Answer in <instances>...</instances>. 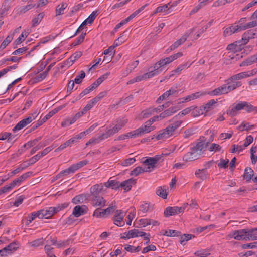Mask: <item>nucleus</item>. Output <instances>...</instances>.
I'll return each instance as SVG.
<instances>
[{"label": "nucleus", "instance_id": "nucleus-1", "mask_svg": "<svg viewBox=\"0 0 257 257\" xmlns=\"http://www.w3.org/2000/svg\"><path fill=\"white\" fill-rule=\"evenodd\" d=\"M205 146L202 142H198L190 148V151L183 157V160L185 162L193 161L198 159L206 150Z\"/></svg>", "mask_w": 257, "mask_h": 257}, {"label": "nucleus", "instance_id": "nucleus-2", "mask_svg": "<svg viewBox=\"0 0 257 257\" xmlns=\"http://www.w3.org/2000/svg\"><path fill=\"white\" fill-rule=\"evenodd\" d=\"M232 108L228 109L226 111L227 114L231 117L236 116L238 111L243 109L248 113L253 111L257 112V107L253 106L250 103L246 101H240L236 105L234 104Z\"/></svg>", "mask_w": 257, "mask_h": 257}, {"label": "nucleus", "instance_id": "nucleus-3", "mask_svg": "<svg viewBox=\"0 0 257 257\" xmlns=\"http://www.w3.org/2000/svg\"><path fill=\"white\" fill-rule=\"evenodd\" d=\"M167 154L162 153L161 155H156L154 157H148L143 161V163L147 166V169H153L156 167L157 162H162L164 160V156Z\"/></svg>", "mask_w": 257, "mask_h": 257}, {"label": "nucleus", "instance_id": "nucleus-4", "mask_svg": "<svg viewBox=\"0 0 257 257\" xmlns=\"http://www.w3.org/2000/svg\"><path fill=\"white\" fill-rule=\"evenodd\" d=\"M166 64H164V60L162 59L157 62L154 65V70L147 72L150 78L158 75L165 68Z\"/></svg>", "mask_w": 257, "mask_h": 257}, {"label": "nucleus", "instance_id": "nucleus-5", "mask_svg": "<svg viewBox=\"0 0 257 257\" xmlns=\"http://www.w3.org/2000/svg\"><path fill=\"white\" fill-rule=\"evenodd\" d=\"M249 229H240L234 231L232 236L230 237H233V238L237 240H250V237L248 235L249 234Z\"/></svg>", "mask_w": 257, "mask_h": 257}, {"label": "nucleus", "instance_id": "nucleus-6", "mask_svg": "<svg viewBox=\"0 0 257 257\" xmlns=\"http://www.w3.org/2000/svg\"><path fill=\"white\" fill-rule=\"evenodd\" d=\"M147 234L144 232L140 231L138 229H134L120 234V238L123 239H128L131 238L138 236H145Z\"/></svg>", "mask_w": 257, "mask_h": 257}, {"label": "nucleus", "instance_id": "nucleus-7", "mask_svg": "<svg viewBox=\"0 0 257 257\" xmlns=\"http://www.w3.org/2000/svg\"><path fill=\"white\" fill-rule=\"evenodd\" d=\"M183 212V208H179L178 206L170 207L166 208L164 212V215L165 217L176 215Z\"/></svg>", "mask_w": 257, "mask_h": 257}, {"label": "nucleus", "instance_id": "nucleus-8", "mask_svg": "<svg viewBox=\"0 0 257 257\" xmlns=\"http://www.w3.org/2000/svg\"><path fill=\"white\" fill-rule=\"evenodd\" d=\"M241 31H242V26L236 25L235 23L225 28L223 31V36L224 37L229 36L233 33L238 32Z\"/></svg>", "mask_w": 257, "mask_h": 257}, {"label": "nucleus", "instance_id": "nucleus-9", "mask_svg": "<svg viewBox=\"0 0 257 257\" xmlns=\"http://www.w3.org/2000/svg\"><path fill=\"white\" fill-rule=\"evenodd\" d=\"M103 189V185L102 183L97 184L92 186L90 189V197L91 198H94L95 197H97L99 196H101L100 194L102 193Z\"/></svg>", "mask_w": 257, "mask_h": 257}, {"label": "nucleus", "instance_id": "nucleus-10", "mask_svg": "<svg viewBox=\"0 0 257 257\" xmlns=\"http://www.w3.org/2000/svg\"><path fill=\"white\" fill-rule=\"evenodd\" d=\"M195 29V28L190 29L188 32H186L180 39L177 40L173 44L170 46V49L174 50L178 47L181 44L183 43L186 40L189 35L191 34Z\"/></svg>", "mask_w": 257, "mask_h": 257}, {"label": "nucleus", "instance_id": "nucleus-11", "mask_svg": "<svg viewBox=\"0 0 257 257\" xmlns=\"http://www.w3.org/2000/svg\"><path fill=\"white\" fill-rule=\"evenodd\" d=\"M52 148L50 146L46 148L44 150H43L42 152H39L38 154L31 158L28 160V162H29L30 164L32 165L36 162L38 161L41 157L47 155L50 151L52 150Z\"/></svg>", "mask_w": 257, "mask_h": 257}, {"label": "nucleus", "instance_id": "nucleus-12", "mask_svg": "<svg viewBox=\"0 0 257 257\" xmlns=\"http://www.w3.org/2000/svg\"><path fill=\"white\" fill-rule=\"evenodd\" d=\"M173 135V133L168 126L166 128L160 131L158 134L155 136V138L157 140L162 139H167Z\"/></svg>", "mask_w": 257, "mask_h": 257}, {"label": "nucleus", "instance_id": "nucleus-13", "mask_svg": "<svg viewBox=\"0 0 257 257\" xmlns=\"http://www.w3.org/2000/svg\"><path fill=\"white\" fill-rule=\"evenodd\" d=\"M91 203L94 207L102 208L106 206V200L102 196H99L94 198H91Z\"/></svg>", "mask_w": 257, "mask_h": 257}, {"label": "nucleus", "instance_id": "nucleus-14", "mask_svg": "<svg viewBox=\"0 0 257 257\" xmlns=\"http://www.w3.org/2000/svg\"><path fill=\"white\" fill-rule=\"evenodd\" d=\"M136 179L130 178L124 180L122 182H120V188L123 189L124 190V192H126L129 191L131 189L132 185L136 184Z\"/></svg>", "mask_w": 257, "mask_h": 257}, {"label": "nucleus", "instance_id": "nucleus-15", "mask_svg": "<svg viewBox=\"0 0 257 257\" xmlns=\"http://www.w3.org/2000/svg\"><path fill=\"white\" fill-rule=\"evenodd\" d=\"M88 209L85 205H77L74 207L73 210V215L75 217H78L87 213Z\"/></svg>", "mask_w": 257, "mask_h": 257}, {"label": "nucleus", "instance_id": "nucleus-16", "mask_svg": "<svg viewBox=\"0 0 257 257\" xmlns=\"http://www.w3.org/2000/svg\"><path fill=\"white\" fill-rule=\"evenodd\" d=\"M16 243L14 242L10 243L2 249L0 250L1 256H6L7 255V254L11 253L12 251H15L17 248V247L16 246Z\"/></svg>", "mask_w": 257, "mask_h": 257}, {"label": "nucleus", "instance_id": "nucleus-17", "mask_svg": "<svg viewBox=\"0 0 257 257\" xmlns=\"http://www.w3.org/2000/svg\"><path fill=\"white\" fill-rule=\"evenodd\" d=\"M122 214V210H117L115 215L113 217L114 223L118 226H123L124 225V222L123 221V216L121 215Z\"/></svg>", "mask_w": 257, "mask_h": 257}, {"label": "nucleus", "instance_id": "nucleus-18", "mask_svg": "<svg viewBox=\"0 0 257 257\" xmlns=\"http://www.w3.org/2000/svg\"><path fill=\"white\" fill-rule=\"evenodd\" d=\"M180 109V107L178 106H172L169 107L168 109L165 110L162 113L160 114L161 119H163L165 117L170 116L173 114L177 112Z\"/></svg>", "mask_w": 257, "mask_h": 257}, {"label": "nucleus", "instance_id": "nucleus-19", "mask_svg": "<svg viewBox=\"0 0 257 257\" xmlns=\"http://www.w3.org/2000/svg\"><path fill=\"white\" fill-rule=\"evenodd\" d=\"M229 92L228 88L226 84L216 88L214 90L211 91L209 94L211 95H219L227 94Z\"/></svg>", "mask_w": 257, "mask_h": 257}, {"label": "nucleus", "instance_id": "nucleus-20", "mask_svg": "<svg viewBox=\"0 0 257 257\" xmlns=\"http://www.w3.org/2000/svg\"><path fill=\"white\" fill-rule=\"evenodd\" d=\"M120 182L117 180L109 179L106 182L104 183V185L106 188H110L113 190H117L120 188Z\"/></svg>", "mask_w": 257, "mask_h": 257}, {"label": "nucleus", "instance_id": "nucleus-21", "mask_svg": "<svg viewBox=\"0 0 257 257\" xmlns=\"http://www.w3.org/2000/svg\"><path fill=\"white\" fill-rule=\"evenodd\" d=\"M90 198V195L88 194H82L76 196L72 199V202L73 204H76L79 203H83Z\"/></svg>", "mask_w": 257, "mask_h": 257}, {"label": "nucleus", "instance_id": "nucleus-22", "mask_svg": "<svg viewBox=\"0 0 257 257\" xmlns=\"http://www.w3.org/2000/svg\"><path fill=\"white\" fill-rule=\"evenodd\" d=\"M246 77H247V75L245 72H242L232 76L226 80V82L227 84H230L231 82H233L234 81L238 80Z\"/></svg>", "mask_w": 257, "mask_h": 257}, {"label": "nucleus", "instance_id": "nucleus-23", "mask_svg": "<svg viewBox=\"0 0 257 257\" xmlns=\"http://www.w3.org/2000/svg\"><path fill=\"white\" fill-rule=\"evenodd\" d=\"M255 62H257L256 54L251 56L250 57L247 58L244 61L242 62L240 64V66L242 67V66H245L250 65Z\"/></svg>", "mask_w": 257, "mask_h": 257}, {"label": "nucleus", "instance_id": "nucleus-24", "mask_svg": "<svg viewBox=\"0 0 257 257\" xmlns=\"http://www.w3.org/2000/svg\"><path fill=\"white\" fill-rule=\"evenodd\" d=\"M13 38V34L8 35L3 41L0 46V55H4V53L3 50L12 41Z\"/></svg>", "mask_w": 257, "mask_h": 257}, {"label": "nucleus", "instance_id": "nucleus-25", "mask_svg": "<svg viewBox=\"0 0 257 257\" xmlns=\"http://www.w3.org/2000/svg\"><path fill=\"white\" fill-rule=\"evenodd\" d=\"M254 175L253 170L250 167H246L244 170L243 178L247 182H249Z\"/></svg>", "mask_w": 257, "mask_h": 257}, {"label": "nucleus", "instance_id": "nucleus-26", "mask_svg": "<svg viewBox=\"0 0 257 257\" xmlns=\"http://www.w3.org/2000/svg\"><path fill=\"white\" fill-rule=\"evenodd\" d=\"M30 165H31L30 164L29 162H24L23 163L20 164L17 168L14 170L11 173V175L10 176V177H12L14 175L18 173L19 172H20V171L25 169V168H27L28 167H29Z\"/></svg>", "mask_w": 257, "mask_h": 257}, {"label": "nucleus", "instance_id": "nucleus-27", "mask_svg": "<svg viewBox=\"0 0 257 257\" xmlns=\"http://www.w3.org/2000/svg\"><path fill=\"white\" fill-rule=\"evenodd\" d=\"M45 16L44 13L42 12L38 14L32 20V27H35L39 25Z\"/></svg>", "mask_w": 257, "mask_h": 257}, {"label": "nucleus", "instance_id": "nucleus-28", "mask_svg": "<svg viewBox=\"0 0 257 257\" xmlns=\"http://www.w3.org/2000/svg\"><path fill=\"white\" fill-rule=\"evenodd\" d=\"M154 129L155 127L154 126H149L145 124V125H142L140 127L138 128V130L140 133V136H141L145 133H149Z\"/></svg>", "mask_w": 257, "mask_h": 257}, {"label": "nucleus", "instance_id": "nucleus-29", "mask_svg": "<svg viewBox=\"0 0 257 257\" xmlns=\"http://www.w3.org/2000/svg\"><path fill=\"white\" fill-rule=\"evenodd\" d=\"M151 171V170L147 169V167L143 169L141 167L138 166L131 172L130 174L131 175L138 176L142 172H150Z\"/></svg>", "mask_w": 257, "mask_h": 257}, {"label": "nucleus", "instance_id": "nucleus-30", "mask_svg": "<svg viewBox=\"0 0 257 257\" xmlns=\"http://www.w3.org/2000/svg\"><path fill=\"white\" fill-rule=\"evenodd\" d=\"M150 76H149V75L148 73H146L144 74L143 75L141 76H138L128 81L127 83V84H131L136 82H139L143 80H145L147 78H150Z\"/></svg>", "mask_w": 257, "mask_h": 257}, {"label": "nucleus", "instance_id": "nucleus-31", "mask_svg": "<svg viewBox=\"0 0 257 257\" xmlns=\"http://www.w3.org/2000/svg\"><path fill=\"white\" fill-rule=\"evenodd\" d=\"M180 238V243L181 244L183 245H185V242L188 241V240L191 239L192 238H194L195 236L190 234H184L182 235L181 234V236H179Z\"/></svg>", "mask_w": 257, "mask_h": 257}, {"label": "nucleus", "instance_id": "nucleus-32", "mask_svg": "<svg viewBox=\"0 0 257 257\" xmlns=\"http://www.w3.org/2000/svg\"><path fill=\"white\" fill-rule=\"evenodd\" d=\"M75 143V140L74 138H71L69 140L65 142L64 144H61L58 148L55 150V152L63 150L67 147L70 146L72 144Z\"/></svg>", "mask_w": 257, "mask_h": 257}, {"label": "nucleus", "instance_id": "nucleus-33", "mask_svg": "<svg viewBox=\"0 0 257 257\" xmlns=\"http://www.w3.org/2000/svg\"><path fill=\"white\" fill-rule=\"evenodd\" d=\"M163 235L167 236L178 237L181 236V232L174 230H164Z\"/></svg>", "mask_w": 257, "mask_h": 257}, {"label": "nucleus", "instance_id": "nucleus-34", "mask_svg": "<svg viewBox=\"0 0 257 257\" xmlns=\"http://www.w3.org/2000/svg\"><path fill=\"white\" fill-rule=\"evenodd\" d=\"M205 111L202 109V107L201 106L200 107H194L193 108L192 112H191V114L193 117H197L200 115H202L204 113Z\"/></svg>", "mask_w": 257, "mask_h": 257}, {"label": "nucleus", "instance_id": "nucleus-35", "mask_svg": "<svg viewBox=\"0 0 257 257\" xmlns=\"http://www.w3.org/2000/svg\"><path fill=\"white\" fill-rule=\"evenodd\" d=\"M28 124V122L25 120V119H23L16 124V125L13 128V131L14 132H16L20 130Z\"/></svg>", "mask_w": 257, "mask_h": 257}, {"label": "nucleus", "instance_id": "nucleus-36", "mask_svg": "<svg viewBox=\"0 0 257 257\" xmlns=\"http://www.w3.org/2000/svg\"><path fill=\"white\" fill-rule=\"evenodd\" d=\"M216 103V101H215L214 99H212L209 101L205 105L201 106L202 107V109L205 111V113H206L212 109V106Z\"/></svg>", "mask_w": 257, "mask_h": 257}, {"label": "nucleus", "instance_id": "nucleus-37", "mask_svg": "<svg viewBox=\"0 0 257 257\" xmlns=\"http://www.w3.org/2000/svg\"><path fill=\"white\" fill-rule=\"evenodd\" d=\"M155 112H156V109H155V108H149L148 109L143 111L141 114L143 118H146L151 115Z\"/></svg>", "mask_w": 257, "mask_h": 257}, {"label": "nucleus", "instance_id": "nucleus-38", "mask_svg": "<svg viewBox=\"0 0 257 257\" xmlns=\"http://www.w3.org/2000/svg\"><path fill=\"white\" fill-rule=\"evenodd\" d=\"M67 4L66 3H62L58 5L56 8V15H60L63 14L64 9L67 7Z\"/></svg>", "mask_w": 257, "mask_h": 257}, {"label": "nucleus", "instance_id": "nucleus-39", "mask_svg": "<svg viewBox=\"0 0 257 257\" xmlns=\"http://www.w3.org/2000/svg\"><path fill=\"white\" fill-rule=\"evenodd\" d=\"M35 6H36V4H28L26 6H22L19 9L18 13L19 14H24V13H26V12H27L28 11H29V10L31 9L32 8L34 7Z\"/></svg>", "mask_w": 257, "mask_h": 257}, {"label": "nucleus", "instance_id": "nucleus-40", "mask_svg": "<svg viewBox=\"0 0 257 257\" xmlns=\"http://www.w3.org/2000/svg\"><path fill=\"white\" fill-rule=\"evenodd\" d=\"M106 215L104 213V209H102L101 208H97L93 212V216L97 218H100L104 217Z\"/></svg>", "mask_w": 257, "mask_h": 257}, {"label": "nucleus", "instance_id": "nucleus-41", "mask_svg": "<svg viewBox=\"0 0 257 257\" xmlns=\"http://www.w3.org/2000/svg\"><path fill=\"white\" fill-rule=\"evenodd\" d=\"M240 41H236L235 42L229 44L227 47V49L232 51H236L237 50V46H241Z\"/></svg>", "mask_w": 257, "mask_h": 257}, {"label": "nucleus", "instance_id": "nucleus-42", "mask_svg": "<svg viewBox=\"0 0 257 257\" xmlns=\"http://www.w3.org/2000/svg\"><path fill=\"white\" fill-rule=\"evenodd\" d=\"M21 59V57H17L15 56H12L9 58L4 59L0 62L1 65H4L7 61H12L13 62H19Z\"/></svg>", "mask_w": 257, "mask_h": 257}, {"label": "nucleus", "instance_id": "nucleus-43", "mask_svg": "<svg viewBox=\"0 0 257 257\" xmlns=\"http://www.w3.org/2000/svg\"><path fill=\"white\" fill-rule=\"evenodd\" d=\"M169 5L170 3H168L167 4L164 5L163 6L158 7L156 8L155 13L166 12V14H169V13H168V11H167V9H169Z\"/></svg>", "mask_w": 257, "mask_h": 257}, {"label": "nucleus", "instance_id": "nucleus-44", "mask_svg": "<svg viewBox=\"0 0 257 257\" xmlns=\"http://www.w3.org/2000/svg\"><path fill=\"white\" fill-rule=\"evenodd\" d=\"M156 194L163 199H166L167 197L166 189H163L162 187H159L157 190Z\"/></svg>", "mask_w": 257, "mask_h": 257}, {"label": "nucleus", "instance_id": "nucleus-45", "mask_svg": "<svg viewBox=\"0 0 257 257\" xmlns=\"http://www.w3.org/2000/svg\"><path fill=\"white\" fill-rule=\"evenodd\" d=\"M229 162V160L228 159H224L223 158H221L220 162L218 164L217 166L220 168H227L228 167Z\"/></svg>", "mask_w": 257, "mask_h": 257}, {"label": "nucleus", "instance_id": "nucleus-46", "mask_svg": "<svg viewBox=\"0 0 257 257\" xmlns=\"http://www.w3.org/2000/svg\"><path fill=\"white\" fill-rule=\"evenodd\" d=\"M82 55L81 51H77L73 54L70 57L69 60L71 61V64H73L74 62L79 58Z\"/></svg>", "mask_w": 257, "mask_h": 257}, {"label": "nucleus", "instance_id": "nucleus-47", "mask_svg": "<svg viewBox=\"0 0 257 257\" xmlns=\"http://www.w3.org/2000/svg\"><path fill=\"white\" fill-rule=\"evenodd\" d=\"M86 33H82L72 43V45L73 46H77L80 43H81L84 39L85 36L86 35Z\"/></svg>", "mask_w": 257, "mask_h": 257}, {"label": "nucleus", "instance_id": "nucleus-48", "mask_svg": "<svg viewBox=\"0 0 257 257\" xmlns=\"http://www.w3.org/2000/svg\"><path fill=\"white\" fill-rule=\"evenodd\" d=\"M132 209L129 215L127 216V221L126 224L128 225H131L132 220L136 215V209L134 207L132 208Z\"/></svg>", "mask_w": 257, "mask_h": 257}, {"label": "nucleus", "instance_id": "nucleus-49", "mask_svg": "<svg viewBox=\"0 0 257 257\" xmlns=\"http://www.w3.org/2000/svg\"><path fill=\"white\" fill-rule=\"evenodd\" d=\"M214 134L212 133V134L211 135V136L207 142H205L206 139H205V137H204V136L201 137L198 141H199L200 142H202L205 146L206 145V148H207L209 144L210 143V142L213 141V140H214Z\"/></svg>", "mask_w": 257, "mask_h": 257}, {"label": "nucleus", "instance_id": "nucleus-50", "mask_svg": "<svg viewBox=\"0 0 257 257\" xmlns=\"http://www.w3.org/2000/svg\"><path fill=\"white\" fill-rule=\"evenodd\" d=\"M41 139V137H39L33 140H31L28 142L27 143L23 145L24 147L30 148L33 146H34L39 140Z\"/></svg>", "mask_w": 257, "mask_h": 257}, {"label": "nucleus", "instance_id": "nucleus-51", "mask_svg": "<svg viewBox=\"0 0 257 257\" xmlns=\"http://www.w3.org/2000/svg\"><path fill=\"white\" fill-rule=\"evenodd\" d=\"M88 162V161L85 160L80 161L78 163L73 164L72 166L73 168H74L75 171H76L78 169H79V168L82 167L83 166L86 165V164H87Z\"/></svg>", "mask_w": 257, "mask_h": 257}, {"label": "nucleus", "instance_id": "nucleus-52", "mask_svg": "<svg viewBox=\"0 0 257 257\" xmlns=\"http://www.w3.org/2000/svg\"><path fill=\"white\" fill-rule=\"evenodd\" d=\"M24 32L19 36V37L13 42V45H14V48H16L17 47V45L20 44L25 40Z\"/></svg>", "mask_w": 257, "mask_h": 257}, {"label": "nucleus", "instance_id": "nucleus-53", "mask_svg": "<svg viewBox=\"0 0 257 257\" xmlns=\"http://www.w3.org/2000/svg\"><path fill=\"white\" fill-rule=\"evenodd\" d=\"M1 137L0 138V140H4L6 139H8L7 141L9 143L12 142V138L11 137V133L8 132H4L1 133Z\"/></svg>", "mask_w": 257, "mask_h": 257}, {"label": "nucleus", "instance_id": "nucleus-54", "mask_svg": "<svg viewBox=\"0 0 257 257\" xmlns=\"http://www.w3.org/2000/svg\"><path fill=\"white\" fill-rule=\"evenodd\" d=\"M75 172V171L74 168H73L72 166L71 165L69 168L61 171L60 172V173L61 174V175L62 177L64 176H67L70 173H73Z\"/></svg>", "mask_w": 257, "mask_h": 257}, {"label": "nucleus", "instance_id": "nucleus-55", "mask_svg": "<svg viewBox=\"0 0 257 257\" xmlns=\"http://www.w3.org/2000/svg\"><path fill=\"white\" fill-rule=\"evenodd\" d=\"M85 77V73L84 71H80V74L77 76L74 79V82L76 84H80L82 82V79Z\"/></svg>", "mask_w": 257, "mask_h": 257}, {"label": "nucleus", "instance_id": "nucleus-56", "mask_svg": "<svg viewBox=\"0 0 257 257\" xmlns=\"http://www.w3.org/2000/svg\"><path fill=\"white\" fill-rule=\"evenodd\" d=\"M182 123V121H176L168 125V126L171 130V131L174 133V131L181 125Z\"/></svg>", "mask_w": 257, "mask_h": 257}, {"label": "nucleus", "instance_id": "nucleus-57", "mask_svg": "<svg viewBox=\"0 0 257 257\" xmlns=\"http://www.w3.org/2000/svg\"><path fill=\"white\" fill-rule=\"evenodd\" d=\"M97 12L93 11L89 16L84 20L86 24H91L95 19L96 17Z\"/></svg>", "mask_w": 257, "mask_h": 257}, {"label": "nucleus", "instance_id": "nucleus-58", "mask_svg": "<svg viewBox=\"0 0 257 257\" xmlns=\"http://www.w3.org/2000/svg\"><path fill=\"white\" fill-rule=\"evenodd\" d=\"M227 86L229 92H231V91L235 89L236 88L241 86L242 85V83L240 81H237L234 83L232 84L229 85L228 84Z\"/></svg>", "mask_w": 257, "mask_h": 257}, {"label": "nucleus", "instance_id": "nucleus-59", "mask_svg": "<svg viewBox=\"0 0 257 257\" xmlns=\"http://www.w3.org/2000/svg\"><path fill=\"white\" fill-rule=\"evenodd\" d=\"M43 243H43V238L36 239V240H34L33 241L29 243L31 246L34 247H38L40 245H42L43 244Z\"/></svg>", "mask_w": 257, "mask_h": 257}, {"label": "nucleus", "instance_id": "nucleus-60", "mask_svg": "<svg viewBox=\"0 0 257 257\" xmlns=\"http://www.w3.org/2000/svg\"><path fill=\"white\" fill-rule=\"evenodd\" d=\"M196 128L194 127L189 128L184 131V138H188L194 134H195V131Z\"/></svg>", "mask_w": 257, "mask_h": 257}, {"label": "nucleus", "instance_id": "nucleus-61", "mask_svg": "<svg viewBox=\"0 0 257 257\" xmlns=\"http://www.w3.org/2000/svg\"><path fill=\"white\" fill-rule=\"evenodd\" d=\"M249 39L250 38L248 35V32L246 31L242 35L241 40H240L241 41L240 44H241V45H245L247 43Z\"/></svg>", "mask_w": 257, "mask_h": 257}, {"label": "nucleus", "instance_id": "nucleus-62", "mask_svg": "<svg viewBox=\"0 0 257 257\" xmlns=\"http://www.w3.org/2000/svg\"><path fill=\"white\" fill-rule=\"evenodd\" d=\"M125 135L127 136V139L129 138H136L137 137L140 136V133L138 130V129H136L134 131H133L132 132H130L129 133H127L125 134Z\"/></svg>", "mask_w": 257, "mask_h": 257}, {"label": "nucleus", "instance_id": "nucleus-63", "mask_svg": "<svg viewBox=\"0 0 257 257\" xmlns=\"http://www.w3.org/2000/svg\"><path fill=\"white\" fill-rule=\"evenodd\" d=\"M136 161L134 158H130L124 160L122 163L121 165L123 166H128L133 164Z\"/></svg>", "mask_w": 257, "mask_h": 257}, {"label": "nucleus", "instance_id": "nucleus-64", "mask_svg": "<svg viewBox=\"0 0 257 257\" xmlns=\"http://www.w3.org/2000/svg\"><path fill=\"white\" fill-rule=\"evenodd\" d=\"M210 254V253L207 252L205 250L197 251L194 253V254L198 257H206L209 255Z\"/></svg>", "mask_w": 257, "mask_h": 257}]
</instances>
